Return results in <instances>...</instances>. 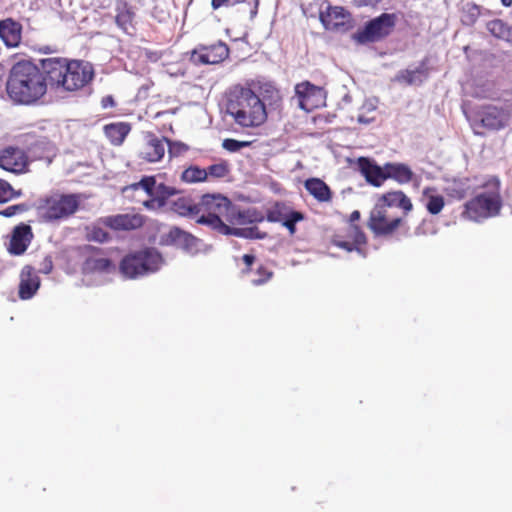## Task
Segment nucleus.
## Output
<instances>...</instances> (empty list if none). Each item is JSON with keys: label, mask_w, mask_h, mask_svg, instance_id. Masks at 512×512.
Masks as SVG:
<instances>
[{"label": "nucleus", "mask_w": 512, "mask_h": 512, "mask_svg": "<svg viewBox=\"0 0 512 512\" xmlns=\"http://www.w3.org/2000/svg\"><path fill=\"white\" fill-rule=\"evenodd\" d=\"M48 74L33 61L22 59L9 69L5 88L9 99L19 105H33L47 93Z\"/></svg>", "instance_id": "obj_1"}, {"label": "nucleus", "mask_w": 512, "mask_h": 512, "mask_svg": "<svg viewBox=\"0 0 512 512\" xmlns=\"http://www.w3.org/2000/svg\"><path fill=\"white\" fill-rule=\"evenodd\" d=\"M41 66L48 74L49 85L67 92L81 90L94 77L92 64L83 60L52 57L43 59Z\"/></svg>", "instance_id": "obj_2"}, {"label": "nucleus", "mask_w": 512, "mask_h": 512, "mask_svg": "<svg viewBox=\"0 0 512 512\" xmlns=\"http://www.w3.org/2000/svg\"><path fill=\"white\" fill-rule=\"evenodd\" d=\"M227 113L242 127H258L267 119L264 103L249 87L232 86L227 93Z\"/></svg>", "instance_id": "obj_3"}, {"label": "nucleus", "mask_w": 512, "mask_h": 512, "mask_svg": "<svg viewBox=\"0 0 512 512\" xmlns=\"http://www.w3.org/2000/svg\"><path fill=\"white\" fill-rule=\"evenodd\" d=\"M232 210V202L229 198L221 194H205L198 203L197 223L205 224L218 233L225 235L230 225L227 224L226 218Z\"/></svg>", "instance_id": "obj_4"}, {"label": "nucleus", "mask_w": 512, "mask_h": 512, "mask_svg": "<svg viewBox=\"0 0 512 512\" xmlns=\"http://www.w3.org/2000/svg\"><path fill=\"white\" fill-rule=\"evenodd\" d=\"M80 194L53 193L40 198L37 211L45 222L67 219L75 214L81 204Z\"/></svg>", "instance_id": "obj_5"}, {"label": "nucleus", "mask_w": 512, "mask_h": 512, "mask_svg": "<svg viewBox=\"0 0 512 512\" xmlns=\"http://www.w3.org/2000/svg\"><path fill=\"white\" fill-rule=\"evenodd\" d=\"M161 254L152 248L136 251L126 255L120 262L119 270L128 279L156 272L162 264Z\"/></svg>", "instance_id": "obj_6"}, {"label": "nucleus", "mask_w": 512, "mask_h": 512, "mask_svg": "<svg viewBox=\"0 0 512 512\" xmlns=\"http://www.w3.org/2000/svg\"><path fill=\"white\" fill-rule=\"evenodd\" d=\"M501 209V197L496 191L482 192L464 204L461 216L472 221H480L495 216Z\"/></svg>", "instance_id": "obj_7"}, {"label": "nucleus", "mask_w": 512, "mask_h": 512, "mask_svg": "<svg viewBox=\"0 0 512 512\" xmlns=\"http://www.w3.org/2000/svg\"><path fill=\"white\" fill-rule=\"evenodd\" d=\"M396 22V14L383 13L368 21L363 29L357 32L356 39L361 43L381 41L394 31Z\"/></svg>", "instance_id": "obj_8"}, {"label": "nucleus", "mask_w": 512, "mask_h": 512, "mask_svg": "<svg viewBox=\"0 0 512 512\" xmlns=\"http://www.w3.org/2000/svg\"><path fill=\"white\" fill-rule=\"evenodd\" d=\"M403 221L402 216L394 215L387 209L374 204L367 226L376 236H391L399 229Z\"/></svg>", "instance_id": "obj_9"}, {"label": "nucleus", "mask_w": 512, "mask_h": 512, "mask_svg": "<svg viewBox=\"0 0 512 512\" xmlns=\"http://www.w3.org/2000/svg\"><path fill=\"white\" fill-rule=\"evenodd\" d=\"M508 119L509 112L506 109L494 105H483L473 112L471 121L475 127L499 130L507 124Z\"/></svg>", "instance_id": "obj_10"}, {"label": "nucleus", "mask_w": 512, "mask_h": 512, "mask_svg": "<svg viewBox=\"0 0 512 512\" xmlns=\"http://www.w3.org/2000/svg\"><path fill=\"white\" fill-rule=\"evenodd\" d=\"M367 243V238L362 228L349 223L337 231L331 237V244L347 252H361Z\"/></svg>", "instance_id": "obj_11"}, {"label": "nucleus", "mask_w": 512, "mask_h": 512, "mask_svg": "<svg viewBox=\"0 0 512 512\" xmlns=\"http://www.w3.org/2000/svg\"><path fill=\"white\" fill-rule=\"evenodd\" d=\"M0 168L15 175L30 172V159L27 153L16 146L0 149Z\"/></svg>", "instance_id": "obj_12"}, {"label": "nucleus", "mask_w": 512, "mask_h": 512, "mask_svg": "<svg viewBox=\"0 0 512 512\" xmlns=\"http://www.w3.org/2000/svg\"><path fill=\"white\" fill-rule=\"evenodd\" d=\"M229 56V47L222 41L211 45H198L190 55V61L196 65L218 64Z\"/></svg>", "instance_id": "obj_13"}, {"label": "nucleus", "mask_w": 512, "mask_h": 512, "mask_svg": "<svg viewBox=\"0 0 512 512\" xmlns=\"http://www.w3.org/2000/svg\"><path fill=\"white\" fill-rule=\"evenodd\" d=\"M299 107L307 112L321 107L324 104V90L309 81L298 83L295 86Z\"/></svg>", "instance_id": "obj_14"}, {"label": "nucleus", "mask_w": 512, "mask_h": 512, "mask_svg": "<svg viewBox=\"0 0 512 512\" xmlns=\"http://www.w3.org/2000/svg\"><path fill=\"white\" fill-rule=\"evenodd\" d=\"M375 204L390 212L399 209L403 218L413 210L411 199L402 190H391L378 195Z\"/></svg>", "instance_id": "obj_15"}, {"label": "nucleus", "mask_w": 512, "mask_h": 512, "mask_svg": "<svg viewBox=\"0 0 512 512\" xmlns=\"http://www.w3.org/2000/svg\"><path fill=\"white\" fill-rule=\"evenodd\" d=\"M99 222L114 231H131L141 228L145 223V218L138 213H127L102 217Z\"/></svg>", "instance_id": "obj_16"}, {"label": "nucleus", "mask_w": 512, "mask_h": 512, "mask_svg": "<svg viewBox=\"0 0 512 512\" xmlns=\"http://www.w3.org/2000/svg\"><path fill=\"white\" fill-rule=\"evenodd\" d=\"M33 238L34 233L30 225L26 223L16 225L11 232L7 247L8 252L14 256L23 255L30 246Z\"/></svg>", "instance_id": "obj_17"}, {"label": "nucleus", "mask_w": 512, "mask_h": 512, "mask_svg": "<svg viewBox=\"0 0 512 512\" xmlns=\"http://www.w3.org/2000/svg\"><path fill=\"white\" fill-rule=\"evenodd\" d=\"M357 166L367 183L374 187H380L387 180L386 163L383 167L367 157H359Z\"/></svg>", "instance_id": "obj_18"}, {"label": "nucleus", "mask_w": 512, "mask_h": 512, "mask_svg": "<svg viewBox=\"0 0 512 512\" xmlns=\"http://www.w3.org/2000/svg\"><path fill=\"white\" fill-rule=\"evenodd\" d=\"M18 296L21 300L31 299L39 290L41 280L31 265H25L19 275Z\"/></svg>", "instance_id": "obj_19"}, {"label": "nucleus", "mask_w": 512, "mask_h": 512, "mask_svg": "<svg viewBox=\"0 0 512 512\" xmlns=\"http://www.w3.org/2000/svg\"><path fill=\"white\" fill-rule=\"evenodd\" d=\"M320 20L328 30L346 29L350 24L351 15L343 7L329 5L325 11H321Z\"/></svg>", "instance_id": "obj_20"}, {"label": "nucleus", "mask_w": 512, "mask_h": 512, "mask_svg": "<svg viewBox=\"0 0 512 512\" xmlns=\"http://www.w3.org/2000/svg\"><path fill=\"white\" fill-rule=\"evenodd\" d=\"M86 251L90 253V255L85 259L83 268L87 272H110L114 269V265L112 261L103 256V250L94 247V246H86Z\"/></svg>", "instance_id": "obj_21"}, {"label": "nucleus", "mask_w": 512, "mask_h": 512, "mask_svg": "<svg viewBox=\"0 0 512 512\" xmlns=\"http://www.w3.org/2000/svg\"><path fill=\"white\" fill-rule=\"evenodd\" d=\"M22 25L13 18L0 20V40L8 48L18 47L22 40Z\"/></svg>", "instance_id": "obj_22"}, {"label": "nucleus", "mask_w": 512, "mask_h": 512, "mask_svg": "<svg viewBox=\"0 0 512 512\" xmlns=\"http://www.w3.org/2000/svg\"><path fill=\"white\" fill-rule=\"evenodd\" d=\"M163 141V139L158 138L155 134L148 133L146 135V141L139 152V157L150 163L162 160L165 155Z\"/></svg>", "instance_id": "obj_23"}, {"label": "nucleus", "mask_w": 512, "mask_h": 512, "mask_svg": "<svg viewBox=\"0 0 512 512\" xmlns=\"http://www.w3.org/2000/svg\"><path fill=\"white\" fill-rule=\"evenodd\" d=\"M429 64V58L425 57L415 69L401 70L397 80L407 85H421L429 77L431 71Z\"/></svg>", "instance_id": "obj_24"}, {"label": "nucleus", "mask_w": 512, "mask_h": 512, "mask_svg": "<svg viewBox=\"0 0 512 512\" xmlns=\"http://www.w3.org/2000/svg\"><path fill=\"white\" fill-rule=\"evenodd\" d=\"M242 261L245 264V268L242 269V273L244 275L249 273L254 274V277L251 279V283L254 286L264 285L272 279L274 272L263 264H259L256 270L253 271L252 266L256 261V257L253 254H244L242 256Z\"/></svg>", "instance_id": "obj_25"}, {"label": "nucleus", "mask_w": 512, "mask_h": 512, "mask_svg": "<svg viewBox=\"0 0 512 512\" xmlns=\"http://www.w3.org/2000/svg\"><path fill=\"white\" fill-rule=\"evenodd\" d=\"M264 219L265 215L258 211L256 208L239 210L232 204V210L226 218V222L228 225L244 226L248 224L263 222Z\"/></svg>", "instance_id": "obj_26"}, {"label": "nucleus", "mask_w": 512, "mask_h": 512, "mask_svg": "<svg viewBox=\"0 0 512 512\" xmlns=\"http://www.w3.org/2000/svg\"><path fill=\"white\" fill-rule=\"evenodd\" d=\"M162 242L166 245L177 246L187 251L197 246V238L178 227L171 228L168 233L164 235Z\"/></svg>", "instance_id": "obj_27"}, {"label": "nucleus", "mask_w": 512, "mask_h": 512, "mask_svg": "<svg viewBox=\"0 0 512 512\" xmlns=\"http://www.w3.org/2000/svg\"><path fill=\"white\" fill-rule=\"evenodd\" d=\"M130 131L131 125L127 122L109 123L103 127L105 136L114 146L122 145Z\"/></svg>", "instance_id": "obj_28"}, {"label": "nucleus", "mask_w": 512, "mask_h": 512, "mask_svg": "<svg viewBox=\"0 0 512 512\" xmlns=\"http://www.w3.org/2000/svg\"><path fill=\"white\" fill-rule=\"evenodd\" d=\"M134 18L135 12L133 7L124 0L117 1L115 21L118 27L124 32H128L129 29L133 28Z\"/></svg>", "instance_id": "obj_29"}, {"label": "nucleus", "mask_w": 512, "mask_h": 512, "mask_svg": "<svg viewBox=\"0 0 512 512\" xmlns=\"http://www.w3.org/2000/svg\"><path fill=\"white\" fill-rule=\"evenodd\" d=\"M306 190L318 202H330L332 199V191L329 186L319 178H309L305 181Z\"/></svg>", "instance_id": "obj_30"}, {"label": "nucleus", "mask_w": 512, "mask_h": 512, "mask_svg": "<svg viewBox=\"0 0 512 512\" xmlns=\"http://www.w3.org/2000/svg\"><path fill=\"white\" fill-rule=\"evenodd\" d=\"M387 179H393L399 184H407L412 181L414 173L404 163H386Z\"/></svg>", "instance_id": "obj_31"}, {"label": "nucleus", "mask_w": 512, "mask_h": 512, "mask_svg": "<svg viewBox=\"0 0 512 512\" xmlns=\"http://www.w3.org/2000/svg\"><path fill=\"white\" fill-rule=\"evenodd\" d=\"M489 33L502 41L512 44V25L502 19H493L486 23Z\"/></svg>", "instance_id": "obj_32"}, {"label": "nucleus", "mask_w": 512, "mask_h": 512, "mask_svg": "<svg viewBox=\"0 0 512 512\" xmlns=\"http://www.w3.org/2000/svg\"><path fill=\"white\" fill-rule=\"evenodd\" d=\"M172 210L181 216L198 215V203L188 197H180L173 202Z\"/></svg>", "instance_id": "obj_33"}, {"label": "nucleus", "mask_w": 512, "mask_h": 512, "mask_svg": "<svg viewBox=\"0 0 512 512\" xmlns=\"http://www.w3.org/2000/svg\"><path fill=\"white\" fill-rule=\"evenodd\" d=\"M293 210L287 206L285 203L276 202L271 208L267 210L265 218L269 222H279L281 223L287 218Z\"/></svg>", "instance_id": "obj_34"}, {"label": "nucleus", "mask_w": 512, "mask_h": 512, "mask_svg": "<svg viewBox=\"0 0 512 512\" xmlns=\"http://www.w3.org/2000/svg\"><path fill=\"white\" fill-rule=\"evenodd\" d=\"M225 235H234L237 237L249 238V239H265L267 237V233L260 231L258 227H246V228H237V227H229L227 233Z\"/></svg>", "instance_id": "obj_35"}, {"label": "nucleus", "mask_w": 512, "mask_h": 512, "mask_svg": "<svg viewBox=\"0 0 512 512\" xmlns=\"http://www.w3.org/2000/svg\"><path fill=\"white\" fill-rule=\"evenodd\" d=\"M181 180L185 183L205 182L207 181L205 168L191 165L182 172Z\"/></svg>", "instance_id": "obj_36"}, {"label": "nucleus", "mask_w": 512, "mask_h": 512, "mask_svg": "<svg viewBox=\"0 0 512 512\" xmlns=\"http://www.w3.org/2000/svg\"><path fill=\"white\" fill-rule=\"evenodd\" d=\"M430 191H433L431 188H426L424 190V195L427 197L426 209L432 215L439 214L445 205V200L442 195L438 194H429Z\"/></svg>", "instance_id": "obj_37"}, {"label": "nucleus", "mask_w": 512, "mask_h": 512, "mask_svg": "<svg viewBox=\"0 0 512 512\" xmlns=\"http://www.w3.org/2000/svg\"><path fill=\"white\" fill-rule=\"evenodd\" d=\"M205 172L207 174V181L209 179H222L229 175L230 165L228 161L221 160L205 168Z\"/></svg>", "instance_id": "obj_38"}, {"label": "nucleus", "mask_w": 512, "mask_h": 512, "mask_svg": "<svg viewBox=\"0 0 512 512\" xmlns=\"http://www.w3.org/2000/svg\"><path fill=\"white\" fill-rule=\"evenodd\" d=\"M102 223L97 221V223L93 224L88 228L87 238L90 241H95L99 243H105L110 240L109 233L101 226Z\"/></svg>", "instance_id": "obj_39"}, {"label": "nucleus", "mask_w": 512, "mask_h": 512, "mask_svg": "<svg viewBox=\"0 0 512 512\" xmlns=\"http://www.w3.org/2000/svg\"><path fill=\"white\" fill-rule=\"evenodd\" d=\"M22 195L21 190H15L12 185L4 180L0 179V203H7L15 198Z\"/></svg>", "instance_id": "obj_40"}, {"label": "nucleus", "mask_w": 512, "mask_h": 512, "mask_svg": "<svg viewBox=\"0 0 512 512\" xmlns=\"http://www.w3.org/2000/svg\"><path fill=\"white\" fill-rule=\"evenodd\" d=\"M156 179L154 176H144L139 182L133 183L123 188V192L127 190H138L143 189L148 196H151L153 190H155Z\"/></svg>", "instance_id": "obj_41"}, {"label": "nucleus", "mask_w": 512, "mask_h": 512, "mask_svg": "<svg viewBox=\"0 0 512 512\" xmlns=\"http://www.w3.org/2000/svg\"><path fill=\"white\" fill-rule=\"evenodd\" d=\"M178 193L177 189L171 186H167L164 183L156 184L155 190H153V193L151 196H154L156 199H158L163 206L166 205V201L171 197Z\"/></svg>", "instance_id": "obj_42"}, {"label": "nucleus", "mask_w": 512, "mask_h": 512, "mask_svg": "<svg viewBox=\"0 0 512 512\" xmlns=\"http://www.w3.org/2000/svg\"><path fill=\"white\" fill-rule=\"evenodd\" d=\"M481 15V7L475 3H467L463 10V22L473 25Z\"/></svg>", "instance_id": "obj_43"}, {"label": "nucleus", "mask_w": 512, "mask_h": 512, "mask_svg": "<svg viewBox=\"0 0 512 512\" xmlns=\"http://www.w3.org/2000/svg\"><path fill=\"white\" fill-rule=\"evenodd\" d=\"M305 216L302 212L293 210L290 215L281 222V224L287 228L290 235L296 233V223L304 220Z\"/></svg>", "instance_id": "obj_44"}, {"label": "nucleus", "mask_w": 512, "mask_h": 512, "mask_svg": "<svg viewBox=\"0 0 512 512\" xmlns=\"http://www.w3.org/2000/svg\"><path fill=\"white\" fill-rule=\"evenodd\" d=\"M168 143V153L170 157H179L189 150V146L180 141H171L164 138Z\"/></svg>", "instance_id": "obj_45"}, {"label": "nucleus", "mask_w": 512, "mask_h": 512, "mask_svg": "<svg viewBox=\"0 0 512 512\" xmlns=\"http://www.w3.org/2000/svg\"><path fill=\"white\" fill-rule=\"evenodd\" d=\"M29 210V206L25 203H19L6 207L0 211V216L10 218L15 215L23 214Z\"/></svg>", "instance_id": "obj_46"}, {"label": "nucleus", "mask_w": 512, "mask_h": 512, "mask_svg": "<svg viewBox=\"0 0 512 512\" xmlns=\"http://www.w3.org/2000/svg\"><path fill=\"white\" fill-rule=\"evenodd\" d=\"M250 145L248 141H239L232 138H226L222 142V147L229 152H237L240 149Z\"/></svg>", "instance_id": "obj_47"}, {"label": "nucleus", "mask_w": 512, "mask_h": 512, "mask_svg": "<svg viewBox=\"0 0 512 512\" xmlns=\"http://www.w3.org/2000/svg\"><path fill=\"white\" fill-rule=\"evenodd\" d=\"M246 0H211V7L213 10L220 8H229L245 3Z\"/></svg>", "instance_id": "obj_48"}, {"label": "nucleus", "mask_w": 512, "mask_h": 512, "mask_svg": "<svg viewBox=\"0 0 512 512\" xmlns=\"http://www.w3.org/2000/svg\"><path fill=\"white\" fill-rule=\"evenodd\" d=\"M143 206L147 210H151V211H158L164 207L163 204L158 199H156L154 196H149V199L143 201Z\"/></svg>", "instance_id": "obj_49"}, {"label": "nucleus", "mask_w": 512, "mask_h": 512, "mask_svg": "<svg viewBox=\"0 0 512 512\" xmlns=\"http://www.w3.org/2000/svg\"><path fill=\"white\" fill-rule=\"evenodd\" d=\"M53 260L52 257L47 255L44 257V259L41 261L39 266V272L43 274H49L53 270Z\"/></svg>", "instance_id": "obj_50"}, {"label": "nucleus", "mask_w": 512, "mask_h": 512, "mask_svg": "<svg viewBox=\"0 0 512 512\" xmlns=\"http://www.w3.org/2000/svg\"><path fill=\"white\" fill-rule=\"evenodd\" d=\"M101 105L103 108H109L115 106L114 98L111 95L103 97L101 100Z\"/></svg>", "instance_id": "obj_51"}, {"label": "nucleus", "mask_w": 512, "mask_h": 512, "mask_svg": "<svg viewBox=\"0 0 512 512\" xmlns=\"http://www.w3.org/2000/svg\"><path fill=\"white\" fill-rule=\"evenodd\" d=\"M144 54H145L146 58L151 61H157L161 57L160 53H158L156 51L147 50V49L144 50Z\"/></svg>", "instance_id": "obj_52"}, {"label": "nucleus", "mask_w": 512, "mask_h": 512, "mask_svg": "<svg viewBox=\"0 0 512 512\" xmlns=\"http://www.w3.org/2000/svg\"><path fill=\"white\" fill-rule=\"evenodd\" d=\"M466 195H467L466 190L463 188H460V189L454 188V189H452V192H451V196H453L459 200L465 198Z\"/></svg>", "instance_id": "obj_53"}, {"label": "nucleus", "mask_w": 512, "mask_h": 512, "mask_svg": "<svg viewBox=\"0 0 512 512\" xmlns=\"http://www.w3.org/2000/svg\"><path fill=\"white\" fill-rule=\"evenodd\" d=\"M374 117H367L362 114L358 115V122L362 124H369L374 121Z\"/></svg>", "instance_id": "obj_54"}, {"label": "nucleus", "mask_w": 512, "mask_h": 512, "mask_svg": "<svg viewBox=\"0 0 512 512\" xmlns=\"http://www.w3.org/2000/svg\"><path fill=\"white\" fill-rule=\"evenodd\" d=\"M6 77V68L3 64L0 63V88L2 87L4 80Z\"/></svg>", "instance_id": "obj_55"}, {"label": "nucleus", "mask_w": 512, "mask_h": 512, "mask_svg": "<svg viewBox=\"0 0 512 512\" xmlns=\"http://www.w3.org/2000/svg\"><path fill=\"white\" fill-rule=\"evenodd\" d=\"M359 219H360V212L358 210H355L350 214V223L354 224V222Z\"/></svg>", "instance_id": "obj_56"}, {"label": "nucleus", "mask_w": 512, "mask_h": 512, "mask_svg": "<svg viewBox=\"0 0 512 512\" xmlns=\"http://www.w3.org/2000/svg\"><path fill=\"white\" fill-rule=\"evenodd\" d=\"M381 0H360V2L363 4V5H366V6H375L376 4H378Z\"/></svg>", "instance_id": "obj_57"}, {"label": "nucleus", "mask_w": 512, "mask_h": 512, "mask_svg": "<svg viewBox=\"0 0 512 512\" xmlns=\"http://www.w3.org/2000/svg\"><path fill=\"white\" fill-rule=\"evenodd\" d=\"M258 4H259V0H255L254 8L251 10V13H250L251 14V18H254L257 15Z\"/></svg>", "instance_id": "obj_58"}, {"label": "nucleus", "mask_w": 512, "mask_h": 512, "mask_svg": "<svg viewBox=\"0 0 512 512\" xmlns=\"http://www.w3.org/2000/svg\"><path fill=\"white\" fill-rule=\"evenodd\" d=\"M501 1V4L504 6V7H510L512 6V0H500Z\"/></svg>", "instance_id": "obj_59"}]
</instances>
